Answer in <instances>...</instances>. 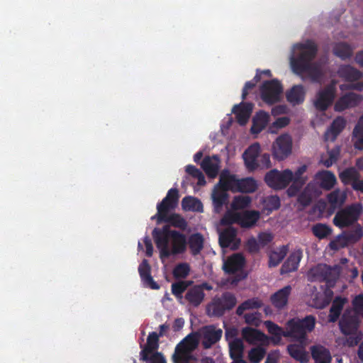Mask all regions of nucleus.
Instances as JSON below:
<instances>
[{
  "label": "nucleus",
  "instance_id": "1",
  "mask_svg": "<svg viewBox=\"0 0 363 363\" xmlns=\"http://www.w3.org/2000/svg\"><path fill=\"white\" fill-rule=\"evenodd\" d=\"M294 53L290 57L292 71L297 75L307 73L313 83L321 82L323 73L316 63H312L318 53V45L312 40L296 43L294 46Z\"/></svg>",
  "mask_w": 363,
  "mask_h": 363
},
{
  "label": "nucleus",
  "instance_id": "2",
  "mask_svg": "<svg viewBox=\"0 0 363 363\" xmlns=\"http://www.w3.org/2000/svg\"><path fill=\"white\" fill-rule=\"evenodd\" d=\"M179 192L178 189H170L164 198L157 203V213L150 218L157 225L163 227H187L186 220L175 210L179 204Z\"/></svg>",
  "mask_w": 363,
  "mask_h": 363
},
{
  "label": "nucleus",
  "instance_id": "3",
  "mask_svg": "<svg viewBox=\"0 0 363 363\" xmlns=\"http://www.w3.org/2000/svg\"><path fill=\"white\" fill-rule=\"evenodd\" d=\"M264 325L272 335V340L276 344L280 342L283 336L291 337L303 342L306 333L314 328L315 318L313 316H307L303 320L292 319L287 323L286 331L269 320L265 321Z\"/></svg>",
  "mask_w": 363,
  "mask_h": 363
},
{
  "label": "nucleus",
  "instance_id": "4",
  "mask_svg": "<svg viewBox=\"0 0 363 363\" xmlns=\"http://www.w3.org/2000/svg\"><path fill=\"white\" fill-rule=\"evenodd\" d=\"M223 331L220 328L209 325L201 328L198 333L188 335L176 347V357L186 359L189 352L196 348L199 340L208 348L220 340Z\"/></svg>",
  "mask_w": 363,
  "mask_h": 363
},
{
  "label": "nucleus",
  "instance_id": "5",
  "mask_svg": "<svg viewBox=\"0 0 363 363\" xmlns=\"http://www.w3.org/2000/svg\"><path fill=\"white\" fill-rule=\"evenodd\" d=\"M153 235L162 259L170 254L181 253L185 250V238L174 230L155 228Z\"/></svg>",
  "mask_w": 363,
  "mask_h": 363
},
{
  "label": "nucleus",
  "instance_id": "6",
  "mask_svg": "<svg viewBox=\"0 0 363 363\" xmlns=\"http://www.w3.org/2000/svg\"><path fill=\"white\" fill-rule=\"evenodd\" d=\"M354 310L346 311L340 321V327L343 334L348 335L347 343L350 346L357 345L360 336L357 333L358 318L357 314L363 317V295L357 296L353 301Z\"/></svg>",
  "mask_w": 363,
  "mask_h": 363
},
{
  "label": "nucleus",
  "instance_id": "7",
  "mask_svg": "<svg viewBox=\"0 0 363 363\" xmlns=\"http://www.w3.org/2000/svg\"><path fill=\"white\" fill-rule=\"evenodd\" d=\"M260 218V213L258 211H243L242 212H235L233 211H227L223 218L220 219L222 225L238 224L240 227H252Z\"/></svg>",
  "mask_w": 363,
  "mask_h": 363
},
{
  "label": "nucleus",
  "instance_id": "8",
  "mask_svg": "<svg viewBox=\"0 0 363 363\" xmlns=\"http://www.w3.org/2000/svg\"><path fill=\"white\" fill-rule=\"evenodd\" d=\"M362 212L361 203H352L337 212L333 218V223L337 227H349L358 220Z\"/></svg>",
  "mask_w": 363,
  "mask_h": 363
},
{
  "label": "nucleus",
  "instance_id": "9",
  "mask_svg": "<svg viewBox=\"0 0 363 363\" xmlns=\"http://www.w3.org/2000/svg\"><path fill=\"white\" fill-rule=\"evenodd\" d=\"M260 97L268 105H273L281 100L283 86L277 79L264 81L259 87Z\"/></svg>",
  "mask_w": 363,
  "mask_h": 363
},
{
  "label": "nucleus",
  "instance_id": "10",
  "mask_svg": "<svg viewBox=\"0 0 363 363\" xmlns=\"http://www.w3.org/2000/svg\"><path fill=\"white\" fill-rule=\"evenodd\" d=\"M293 179V172L286 169L284 171H279L274 169L268 172L264 177L265 183L275 190L285 189Z\"/></svg>",
  "mask_w": 363,
  "mask_h": 363
},
{
  "label": "nucleus",
  "instance_id": "11",
  "mask_svg": "<svg viewBox=\"0 0 363 363\" xmlns=\"http://www.w3.org/2000/svg\"><path fill=\"white\" fill-rule=\"evenodd\" d=\"M245 259L240 254H235L224 261L223 269L229 274H235V277L230 278V284L235 285L238 281L245 277L242 272Z\"/></svg>",
  "mask_w": 363,
  "mask_h": 363
},
{
  "label": "nucleus",
  "instance_id": "12",
  "mask_svg": "<svg viewBox=\"0 0 363 363\" xmlns=\"http://www.w3.org/2000/svg\"><path fill=\"white\" fill-rule=\"evenodd\" d=\"M336 94L335 84L331 83L320 89L314 101V106L320 111H326L333 103Z\"/></svg>",
  "mask_w": 363,
  "mask_h": 363
},
{
  "label": "nucleus",
  "instance_id": "13",
  "mask_svg": "<svg viewBox=\"0 0 363 363\" xmlns=\"http://www.w3.org/2000/svg\"><path fill=\"white\" fill-rule=\"evenodd\" d=\"M237 303L235 296L230 293L224 294L222 298L214 300L207 308L208 315L220 316L225 310L233 308Z\"/></svg>",
  "mask_w": 363,
  "mask_h": 363
},
{
  "label": "nucleus",
  "instance_id": "14",
  "mask_svg": "<svg viewBox=\"0 0 363 363\" xmlns=\"http://www.w3.org/2000/svg\"><path fill=\"white\" fill-rule=\"evenodd\" d=\"M292 140L286 134L279 136L272 145V153L278 160H283L291 152Z\"/></svg>",
  "mask_w": 363,
  "mask_h": 363
},
{
  "label": "nucleus",
  "instance_id": "15",
  "mask_svg": "<svg viewBox=\"0 0 363 363\" xmlns=\"http://www.w3.org/2000/svg\"><path fill=\"white\" fill-rule=\"evenodd\" d=\"M242 338L249 344L264 346L269 344V338L261 331L250 327L242 330Z\"/></svg>",
  "mask_w": 363,
  "mask_h": 363
},
{
  "label": "nucleus",
  "instance_id": "16",
  "mask_svg": "<svg viewBox=\"0 0 363 363\" xmlns=\"http://www.w3.org/2000/svg\"><path fill=\"white\" fill-rule=\"evenodd\" d=\"M219 243L222 247H230L236 249L240 240L237 236L235 228H220Z\"/></svg>",
  "mask_w": 363,
  "mask_h": 363
},
{
  "label": "nucleus",
  "instance_id": "17",
  "mask_svg": "<svg viewBox=\"0 0 363 363\" xmlns=\"http://www.w3.org/2000/svg\"><path fill=\"white\" fill-rule=\"evenodd\" d=\"M260 152V145L259 143H254L249 146L242 155L246 168L250 171H255L259 168L257 157Z\"/></svg>",
  "mask_w": 363,
  "mask_h": 363
},
{
  "label": "nucleus",
  "instance_id": "18",
  "mask_svg": "<svg viewBox=\"0 0 363 363\" xmlns=\"http://www.w3.org/2000/svg\"><path fill=\"white\" fill-rule=\"evenodd\" d=\"M362 97L355 93L350 92L342 96L335 104L336 111H343L347 108L357 106L362 101Z\"/></svg>",
  "mask_w": 363,
  "mask_h": 363
},
{
  "label": "nucleus",
  "instance_id": "19",
  "mask_svg": "<svg viewBox=\"0 0 363 363\" xmlns=\"http://www.w3.org/2000/svg\"><path fill=\"white\" fill-rule=\"evenodd\" d=\"M239 179L235 174H232L227 169H224L220 174L218 186L228 192H237Z\"/></svg>",
  "mask_w": 363,
  "mask_h": 363
},
{
  "label": "nucleus",
  "instance_id": "20",
  "mask_svg": "<svg viewBox=\"0 0 363 363\" xmlns=\"http://www.w3.org/2000/svg\"><path fill=\"white\" fill-rule=\"evenodd\" d=\"M253 108L252 103L241 102L235 105L232 109V112L235 115L238 123L244 125L248 121Z\"/></svg>",
  "mask_w": 363,
  "mask_h": 363
},
{
  "label": "nucleus",
  "instance_id": "21",
  "mask_svg": "<svg viewBox=\"0 0 363 363\" xmlns=\"http://www.w3.org/2000/svg\"><path fill=\"white\" fill-rule=\"evenodd\" d=\"M362 236L360 230H356L354 232L344 233L338 235L335 240H333L330 246L331 248L337 250L347 245L356 242Z\"/></svg>",
  "mask_w": 363,
  "mask_h": 363
},
{
  "label": "nucleus",
  "instance_id": "22",
  "mask_svg": "<svg viewBox=\"0 0 363 363\" xmlns=\"http://www.w3.org/2000/svg\"><path fill=\"white\" fill-rule=\"evenodd\" d=\"M220 159L218 155L206 156L201 163V167L210 178H215L218 173Z\"/></svg>",
  "mask_w": 363,
  "mask_h": 363
},
{
  "label": "nucleus",
  "instance_id": "23",
  "mask_svg": "<svg viewBox=\"0 0 363 363\" xmlns=\"http://www.w3.org/2000/svg\"><path fill=\"white\" fill-rule=\"evenodd\" d=\"M315 180L320 188L325 190H330L335 186L337 180L335 174L330 171L323 170L317 172Z\"/></svg>",
  "mask_w": 363,
  "mask_h": 363
},
{
  "label": "nucleus",
  "instance_id": "24",
  "mask_svg": "<svg viewBox=\"0 0 363 363\" xmlns=\"http://www.w3.org/2000/svg\"><path fill=\"white\" fill-rule=\"evenodd\" d=\"M306 97V90L302 84L294 85L286 93V100L293 106L302 104Z\"/></svg>",
  "mask_w": 363,
  "mask_h": 363
},
{
  "label": "nucleus",
  "instance_id": "25",
  "mask_svg": "<svg viewBox=\"0 0 363 363\" xmlns=\"http://www.w3.org/2000/svg\"><path fill=\"white\" fill-rule=\"evenodd\" d=\"M229 194L220 187H216L212 193V201L214 211L220 213L224 205L228 203Z\"/></svg>",
  "mask_w": 363,
  "mask_h": 363
},
{
  "label": "nucleus",
  "instance_id": "26",
  "mask_svg": "<svg viewBox=\"0 0 363 363\" xmlns=\"http://www.w3.org/2000/svg\"><path fill=\"white\" fill-rule=\"evenodd\" d=\"M291 291V287L286 286L275 292L270 298L272 305L278 309L283 308L287 304Z\"/></svg>",
  "mask_w": 363,
  "mask_h": 363
},
{
  "label": "nucleus",
  "instance_id": "27",
  "mask_svg": "<svg viewBox=\"0 0 363 363\" xmlns=\"http://www.w3.org/2000/svg\"><path fill=\"white\" fill-rule=\"evenodd\" d=\"M346 121L342 116H338L333 120L329 129L325 134V140L335 141L340 133L344 130Z\"/></svg>",
  "mask_w": 363,
  "mask_h": 363
},
{
  "label": "nucleus",
  "instance_id": "28",
  "mask_svg": "<svg viewBox=\"0 0 363 363\" xmlns=\"http://www.w3.org/2000/svg\"><path fill=\"white\" fill-rule=\"evenodd\" d=\"M311 273L317 276L318 279H323L327 280L328 283H330L339 274V268L337 267L330 268L327 265H319L316 268L313 269Z\"/></svg>",
  "mask_w": 363,
  "mask_h": 363
},
{
  "label": "nucleus",
  "instance_id": "29",
  "mask_svg": "<svg viewBox=\"0 0 363 363\" xmlns=\"http://www.w3.org/2000/svg\"><path fill=\"white\" fill-rule=\"evenodd\" d=\"M269 116L264 111H260L252 119V125L251 127V133L253 134H258L262 132L267 125L269 123Z\"/></svg>",
  "mask_w": 363,
  "mask_h": 363
},
{
  "label": "nucleus",
  "instance_id": "30",
  "mask_svg": "<svg viewBox=\"0 0 363 363\" xmlns=\"http://www.w3.org/2000/svg\"><path fill=\"white\" fill-rule=\"evenodd\" d=\"M337 73L340 78L347 82H355L362 77L360 71L349 65L340 67Z\"/></svg>",
  "mask_w": 363,
  "mask_h": 363
},
{
  "label": "nucleus",
  "instance_id": "31",
  "mask_svg": "<svg viewBox=\"0 0 363 363\" xmlns=\"http://www.w3.org/2000/svg\"><path fill=\"white\" fill-rule=\"evenodd\" d=\"M182 208L185 211L199 213L203 211V206L201 200L191 196H187L182 199Z\"/></svg>",
  "mask_w": 363,
  "mask_h": 363
},
{
  "label": "nucleus",
  "instance_id": "32",
  "mask_svg": "<svg viewBox=\"0 0 363 363\" xmlns=\"http://www.w3.org/2000/svg\"><path fill=\"white\" fill-rule=\"evenodd\" d=\"M150 268L147 260H143L138 268L140 277L146 286L154 289H157L159 286L152 280V278L150 277Z\"/></svg>",
  "mask_w": 363,
  "mask_h": 363
},
{
  "label": "nucleus",
  "instance_id": "33",
  "mask_svg": "<svg viewBox=\"0 0 363 363\" xmlns=\"http://www.w3.org/2000/svg\"><path fill=\"white\" fill-rule=\"evenodd\" d=\"M301 258V252L300 251L294 252L283 264L281 273L284 274L296 270Z\"/></svg>",
  "mask_w": 363,
  "mask_h": 363
},
{
  "label": "nucleus",
  "instance_id": "34",
  "mask_svg": "<svg viewBox=\"0 0 363 363\" xmlns=\"http://www.w3.org/2000/svg\"><path fill=\"white\" fill-rule=\"evenodd\" d=\"M288 249L284 245L272 250L269 254V266H277L286 255Z\"/></svg>",
  "mask_w": 363,
  "mask_h": 363
},
{
  "label": "nucleus",
  "instance_id": "35",
  "mask_svg": "<svg viewBox=\"0 0 363 363\" xmlns=\"http://www.w3.org/2000/svg\"><path fill=\"white\" fill-rule=\"evenodd\" d=\"M312 357L315 363H330L331 361V355L329 351L320 345L312 348Z\"/></svg>",
  "mask_w": 363,
  "mask_h": 363
},
{
  "label": "nucleus",
  "instance_id": "36",
  "mask_svg": "<svg viewBox=\"0 0 363 363\" xmlns=\"http://www.w3.org/2000/svg\"><path fill=\"white\" fill-rule=\"evenodd\" d=\"M204 294L201 286H194L190 289L186 294V298L193 306L199 305L203 301Z\"/></svg>",
  "mask_w": 363,
  "mask_h": 363
},
{
  "label": "nucleus",
  "instance_id": "37",
  "mask_svg": "<svg viewBox=\"0 0 363 363\" xmlns=\"http://www.w3.org/2000/svg\"><path fill=\"white\" fill-rule=\"evenodd\" d=\"M257 189V184L252 177L239 179L237 192L253 193Z\"/></svg>",
  "mask_w": 363,
  "mask_h": 363
},
{
  "label": "nucleus",
  "instance_id": "38",
  "mask_svg": "<svg viewBox=\"0 0 363 363\" xmlns=\"http://www.w3.org/2000/svg\"><path fill=\"white\" fill-rule=\"evenodd\" d=\"M340 179L344 184L354 183L359 178V174L354 167H350L344 169L339 174Z\"/></svg>",
  "mask_w": 363,
  "mask_h": 363
},
{
  "label": "nucleus",
  "instance_id": "39",
  "mask_svg": "<svg viewBox=\"0 0 363 363\" xmlns=\"http://www.w3.org/2000/svg\"><path fill=\"white\" fill-rule=\"evenodd\" d=\"M158 346V335L156 333L149 335L145 348L141 352L143 359H147V357L154 352Z\"/></svg>",
  "mask_w": 363,
  "mask_h": 363
},
{
  "label": "nucleus",
  "instance_id": "40",
  "mask_svg": "<svg viewBox=\"0 0 363 363\" xmlns=\"http://www.w3.org/2000/svg\"><path fill=\"white\" fill-rule=\"evenodd\" d=\"M346 302V299L341 298V297H337L333 302L332 307L330 311V315H329V320L331 322H335L339 317L340 313L342 311V308L344 306V304Z\"/></svg>",
  "mask_w": 363,
  "mask_h": 363
},
{
  "label": "nucleus",
  "instance_id": "41",
  "mask_svg": "<svg viewBox=\"0 0 363 363\" xmlns=\"http://www.w3.org/2000/svg\"><path fill=\"white\" fill-rule=\"evenodd\" d=\"M333 52L335 55L341 58L342 60H346L352 55L353 52L350 45L345 43H340L335 45L334 47Z\"/></svg>",
  "mask_w": 363,
  "mask_h": 363
},
{
  "label": "nucleus",
  "instance_id": "42",
  "mask_svg": "<svg viewBox=\"0 0 363 363\" xmlns=\"http://www.w3.org/2000/svg\"><path fill=\"white\" fill-rule=\"evenodd\" d=\"M333 296V293L330 289H327L323 293H319L314 298V306L319 308H324L330 303Z\"/></svg>",
  "mask_w": 363,
  "mask_h": 363
},
{
  "label": "nucleus",
  "instance_id": "43",
  "mask_svg": "<svg viewBox=\"0 0 363 363\" xmlns=\"http://www.w3.org/2000/svg\"><path fill=\"white\" fill-rule=\"evenodd\" d=\"M312 188L313 185L308 184L298 196V202L303 207L308 206L311 203L313 198L317 194V192H311Z\"/></svg>",
  "mask_w": 363,
  "mask_h": 363
},
{
  "label": "nucleus",
  "instance_id": "44",
  "mask_svg": "<svg viewBox=\"0 0 363 363\" xmlns=\"http://www.w3.org/2000/svg\"><path fill=\"white\" fill-rule=\"evenodd\" d=\"M288 351L293 358L301 362L308 360V355L302 346L291 345L288 347Z\"/></svg>",
  "mask_w": 363,
  "mask_h": 363
},
{
  "label": "nucleus",
  "instance_id": "45",
  "mask_svg": "<svg viewBox=\"0 0 363 363\" xmlns=\"http://www.w3.org/2000/svg\"><path fill=\"white\" fill-rule=\"evenodd\" d=\"M230 354L232 359H240L243 353V342L240 340H234L228 342Z\"/></svg>",
  "mask_w": 363,
  "mask_h": 363
},
{
  "label": "nucleus",
  "instance_id": "46",
  "mask_svg": "<svg viewBox=\"0 0 363 363\" xmlns=\"http://www.w3.org/2000/svg\"><path fill=\"white\" fill-rule=\"evenodd\" d=\"M262 306V301L258 298H252L245 301L237 308V314L241 315L244 311L251 309H257Z\"/></svg>",
  "mask_w": 363,
  "mask_h": 363
},
{
  "label": "nucleus",
  "instance_id": "47",
  "mask_svg": "<svg viewBox=\"0 0 363 363\" xmlns=\"http://www.w3.org/2000/svg\"><path fill=\"white\" fill-rule=\"evenodd\" d=\"M262 204L264 208L269 211L277 210L281 205L280 199L276 195L268 196L263 199Z\"/></svg>",
  "mask_w": 363,
  "mask_h": 363
},
{
  "label": "nucleus",
  "instance_id": "48",
  "mask_svg": "<svg viewBox=\"0 0 363 363\" xmlns=\"http://www.w3.org/2000/svg\"><path fill=\"white\" fill-rule=\"evenodd\" d=\"M251 203V198L248 196H236L234 197L231 208L233 210H240L247 207Z\"/></svg>",
  "mask_w": 363,
  "mask_h": 363
},
{
  "label": "nucleus",
  "instance_id": "49",
  "mask_svg": "<svg viewBox=\"0 0 363 363\" xmlns=\"http://www.w3.org/2000/svg\"><path fill=\"white\" fill-rule=\"evenodd\" d=\"M186 172L188 174L198 180L197 184L199 186H203L206 184V180L203 174L199 169L196 168L195 166L191 164L187 165L186 167Z\"/></svg>",
  "mask_w": 363,
  "mask_h": 363
},
{
  "label": "nucleus",
  "instance_id": "50",
  "mask_svg": "<svg viewBox=\"0 0 363 363\" xmlns=\"http://www.w3.org/2000/svg\"><path fill=\"white\" fill-rule=\"evenodd\" d=\"M340 149L337 146L333 148L330 150H328V158L321 160L323 164L326 167H331L334 163H335L337 161L340 157Z\"/></svg>",
  "mask_w": 363,
  "mask_h": 363
},
{
  "label": "nucleus",
  "instance_id": "51",
  "mask_svg": "<svg viewBox=\"0 0 363 363\" xmlns=\"http://www.w3.org/2000/svg\"><path fill=\"white\" fill-rule=\"evenodd\" d=\"M345 199V195L339 189H335L328 195V201L333 206L342 204Z\"/></svg>",
  "mask_w": 363,
  "mask_h": 363
},
{
  "label": "nucleus",
  "instance_id": "52",
  "mask_svg": "<svg viewBox=\"0 0 363 363\" xmlns=\"http://www.w3.org/2000/svg\"><path fill=\"white\" fill-rule=\"evenodd\" d=\"M260 81V74L259 73V69H257L256 74L254 78L251 81H248L245 84V86L242 89V99L244 100L246 99L248 95V91L252 89H254L256 84Z\"/></svg>",
  "mask_w": 363,
  "mask_h": 363
},
{
  "label": "nucleus",
  "instance_id": "53",
  "mask_svg": "<svg viewBox=\"0 0 363 363\" xmlns=\"http://www.w3.org/2000/svg\"><path fill=\"white\" fill-rule=\"evenodd\" d=\"M190 272V267L188 264L182 263L175 267L173 274L177 279H183L186 277Z\"/></svg>",
  "mask_w": 363,
  "mask_h": 363
},
{
  "label": "nucleus",
  "instance_id": "54",
  "mask_svg": "<svg viewBox=\"0 0 363 363\" xmlns=\"http://www.w3.org/2000/svg\"><path fill=\"white\" fill-rule=\"evenodd\" d=\"M189 245L193 253L199 252L203 247L202 237L199 234L193 235L189 239Z\"/></svg>",
  "mask_w": 363,
  "mask_h": 363
},
{
  "label": "nucleus",
  "instance_id": "55",
  "mask_svg": "<svg viewBox=\"0 0 363 363\" xmlns=\"http://www.w3.org/2000/svg\"><path fill=\"white\" fill-rule=\"evenodd\" d=\"M265 351L262 346L252 349L249 352V359L253 363H259L264 357Z\"/></svg>",
  "mask_w": 363,
  "mask_h": 363
},
{
  "label": "nucleus",
  "instance_id": "56",
  "mask_svg": "<svg viewBox=\"0 0 363 363\" xmlns=\"http://www.w3.org/2000/svg\"><path fill=\"white\" fill-rule=\"evenodd\" d=\"M243 318L247 324L256 327L259 326L262 321V315L259 313H246Z\"/></svg>",
  "mask_w": 363,
  "mask_h": 363
},
{
  "label": "nucleus",
  "instance_id": "57",
  "mask_svg": "<svg viewBox=\"0 0 363 363\" xmlns=\"http://www.w3.org/2000/svg\"><path fill=\"white\" fill-rule=\"evenodd\" d=\"M307 166L303 164L299 167L294 173H293V179L291 182H297L301 185H304L307 177H303V174L306 172Z\"/></svg>",
  "mask_w": 363,
  "mask_h": 363
},
{
  "label": "nucleus",
  "instance_id": "58",
  "mask_svg": "<svg viewBox=\"0 0 363 363\" xmlns=\"http://www.w3.org/2000/svg\"><path fill=\"white\" fill-rule=\"evenodd\" d=\"M352 134L354 147L358 150H363V130L360 129L358 133H355V129H354Z\"/></svg>",
  "mask_w": 363,
  "mask_h": 363
},
{
  "label": "nucleus",
  "instance_id": "59",
  "mask_svg": "<svg viewBox=\"0 0 363 363\" xmlns=\"http://www.w3.org/2000/svg\"><path fill=\"white\" fill-rule=\"evenodd\" d=\"M186 288V284L185 282H178L173 284L172 286V291L173 294H174L177 298H182V294Z\"/></svg>",
  "mask_w": 363,
  "mask_h": 363
},
{
  "label": "nucleus",
  "instance_id": "60",
  "mask_svg": "<svg viewBox=\"0 0 363 363\" xmlns=\"http://www.w3.org/2000/svg\"><path fill=\"white\" fill-rule=\"evenodd\" d=\"M257 163L259 168L268 169L271 167L270 155L267 153H264L260 156Z\"/></svg>",
  "mask_w": 363,
  "mask_h": 363
},
{
  "label": "nucleus",
  "instance_id": "61",
  "mask_svg": "<svg viewBox=\"0 0 363 363\" xmlns=\"http://www.w3.org/2000/svg\"><path fill=\"white\" fill-rule=\"evenodd\" d=\"M246 246H247V250L251 252H256L259 251V250L260 249L261 247H262L260 245L259 241V240L257 241L254 238H250L247 240Z\"/></svg>",
  "mask_w": 363,
  "mask_h": 363
},
{
  "label": "nucleus",
  "instance_id": "62",
  "mask_svg": "<svg viewBox=\"0 0 363 363\" xmlns=\"http://www.w3.org/2000/svg\"><path fill=\"white\" fill-rule=\"evenodd\" d=\"M258 240L260 245L264 247L273 240V235L268 231L259 234Z\"/></svg>",
  "mask_w": 363,
  "mask_h": 363
},
{
  "label": "nucleus",
  "instance_id": "63",
  "mask_svg": "<svg viewBox=\"0 0 363 363\" xmlns=\"http://www.w3.org/2000/svg\"><path fill=\"white\" fill-rule=\"evenodd\" d=\"M148 360V363H166L164 357L158 352H152L146 359Z\"/></svg>",
  "mask_w": 363,
  "mask_h": 363
},
{
  "label": "nucleus",
  "instance_id": "64",
  "mask_svg": "<svg viewBox=\"0 0 363 363\" xmlns=\"http://www.w3.org/2000/svg\"><path fill=\"white\" fill-rule=\"evenodd\" d=\"M313 234L320 239L327 238L331 234L330 228H313Z\"/></svg>",
  "mask_w": 363,
  "mask_h": 363
}]
</instances>
